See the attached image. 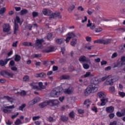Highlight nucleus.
I'll list each match as a JSON object with an SVG mask.
<instances>
[{
  "instance_id": "obj_61",
  "label": "nucleus",
  "mask_w": 125,
  "mask_h": 125,
  "mask_svg": "<svg viewBox=\"0 0 125 125\" xmlns=\"http://www.w3.org/2000/svg\"><path fill=\"white\" fill-rule=\"evenodd\" d=\"M11 70H12V71H14V72H16V71L18 70V68L16 67V66H13L11 68Z\"/></svg>"
},
{
  "instance_id": "obj_2",
  "label": "nucleus",
  "mask_w": 125,
  "mask_h": 125,
  "mask_svg": "<svg viewBox=\"0 0 125 125\" xmlns=\"http://www.w3.org/2000/svg\"><path fill=\"white\" fill-rule=\"evenodd\" d=\"M62 92V88L58 87L55 88L51 92V97H58Z\"/></svg>"
},
{
  "instance_id": "obj_24",
  "label": "nucleus",
  "mask_w": 125,
  "mask_h": 125,
  "mask_svg": "<svg viewBox=\"0 0 125 125\" xmlns=\"http://www.w3.org/2000/svg\"><path fill=\"white\" fill-rule=\"evenodd\" d=\"M24 46H33V43L32 42H24L22 43Z\"/></svg>"
},
{
  "instance_id": "obj_56",
  "label": "nucleus",
  "mask_w": 125,
  "mask_h": 125,
  "mask_svg": "<svg viewBox=\"0 0 125 125\" xmlns=\"http://www.w3.org/2000/svg\"><path fill=\"white\" fill-rule=\"evenodd\" d=\"M41 117L40 116H34L32 118L33 121H37V120H39Z\"/></svg>"
},
{
  "instance_id": "obj_1",
  "label": "nucleus",
  "mask_w": 125,
  "mask_h": 125,
  "mask_svg": "<svg viewBox=\"0 0 125 125\" xmlns=\"http://www.w3.org/2000/svg\"><path fill=\"white\" fill-rule=\"evenodd\" d=\"M91 84L88 86L84 91V95L86 96L89 95L90 93L93 92H96L98 90V87L95 84L98 83V79L96 78H93L90 81Z\"/></svg>"
},
{
  "instance_id": "obj_20",
  "label": "nucleus",
  "mask_w": 125,
  "mask_h": 125,
  "mask_svg": "<svg viewBox=\"0 0 125 125\" xmlns=\"http://www.w3.org/2000/svg\"><path fill=\"white\" fill-rule=\"evenodd\" d=\"M101 106H105L106 105V103L108 102V99L104 98L101 99Z\"/></svg>"
},
{
  "instance_id": "obj_44",
  "label": "nucleus",
  "mask_w": 125,
  "mask_h": 125,
  "mask_svg": "<svg viewBox=\"0 0 125 125\" xmlns=\"http://www.w3.org/2000/svg\"><path fill=\"white\" fill-rule=\"evenodd\" d=\"M83 66L84 69H89V65H88L87 63H83Z\"/></svg>"
},
{
  "instance_id": "obj_58",
  "label": "nucleus",
  "mask_w": 125,
  "mask_h": 125,
  "mask_svg": "<svg viewBox=\"0 0 125 125\" xmlns=\"http://www.w3.org/2000/svg\"><path fill=\"white\" fill-rule=\"evenodd\" d=\"M101 41H102V39L95 40L94 41V43H101Z\"/></svg>"
},
{
  "instance_id": "obj_62",
  "label": "nucleus",
  "mask_w": 125,
  "mask_h": 125,
  "mask_svg": "<svg viewBox=\"0 0 125 125\" xmlns=\"http://www.w3.org/2000/svg\"><path fill=\"white\" fill-rule=\"evenodd\" d=\"M117 124L118 123L117 122V121H114L110 123L109 125H117Z\"/></svg>"
},
{
  "instance_id": "obj_39",
  "label": "nucleus",
  "mask_w": 125,
  "mask_h": 125,
  "mask_svg": "<svg viewBox=\"0 0 125 125\" xmlns=\"http://www.w3.org/2000/svg\"><path fill=\"white\" fill-rule=\"evenodd\" d=\"M75 9V6L74 5H72L71 6H70L68 9V11L69 12H72V11H73V10H74V9Z\"/></svg>"
},
{
  "instance_id": "obj_35",
  "label": "nucleus",
  "mask_w": 125,
  "mask_h": 125,
  "mask_svg": "<svg viewBox=\"0 0 125 125\" xmlns=\"http://www.w3.org/2000/svg\"><path fill=\"white\" fill-rule=\"evenodd\" d=\"M61 119L62 122H67V121L69 120V117L67 116H62Z\"/></svg>"
},
{
  "instance_id": "obj_34",
  "label": "nucleus",
  "mask_w": 125,
  "mask_h": 125,
  "mask_svg": "<svg viewBox=\"0 0 125 125\" xmlns=\"http://www.w3.org/2000/svg\"><path fill=\"white\" fill-rule=\"evenodd\" d=\"M90 104V101H89V100H86L84 101V105H86L87 108L89 107Z\"/></svg>"
},
{
  "instance_id": "obj_10",
  "label": "nucleus",
  "mask_w": 125,
  "mask_h": 125,
  "mask_svg": "<svg viewBox=\"0 0 125 125\" xmlns=\"http://www.w3.org/2000/svg\"><path fill=\"white\" fill-rule=\"evenodd\" d=\"M54 50V48L53 47L49 46L46 47L43 50V52H45V53H49V52H52Z\"/></svg>"
},
{
  "instance_id": "obj_12",
  "label": "nucleus",
  "mask_w": 125,
  "mask_h": 125,
  "mask_svg": "<svg viewBox=\"0 0 125 125\" xmlns=\"http://www.w3.org/2000/svg\"><path fill=\"white\" fill-rule=\"evenodd\" d=\"M49 104L50 105L51 104L52 106H57L59 104V101L57 100H49Z\"/></svg>"
},
{
  "instance_id": "obj_18",
  "label": "nucleus",
  "mask_w": 125,
  "mask_h": 125,
  "mask_svg": "<svg viewBox=\"0 0 125 125\" xmlns=\"http://www.w3.org/2000/svg\"><path fill=\"white\" fill-rule=\"evenodd\" d=\"M52 17H58L59 19H62V16L60 15V12L59 11H56L55 13H53Z\"/></svg>"
},
{
  "instance_id": "obj_52",
  "label": "nucleus",
  "mask_w": 125,
  "mask_h": 125,
  "mask_svg": "<svg viewBox=\"0 0 125 125\" xmlns=\"http://www.w3.org/2000/svg\"><path fill=\"white\" fill-rule=\"evenodd\" d=\"M34 104H36V103L34 102V100H33L32 101H30L29 103H28V105L29 106H32L33 105H34Z\"/></svg>"
},
{
  "instance_id": "obj_60",
  "label": "nucleus",
  "mask_w": 125,
  "mask_h": 125,
  "mask_svg": "<svg viewBox=\"0 0 125 125\" xmlns=\"http://www.w3.org/2000/svg\"><path fill=\"white\" fill-rule=\"evenodd\" d=\"M101 64L102 66H103V65H106V64H107V61L103 60L102 62H101Z\"/></svg>"
},
{
  "instance_id": "obj_38",
  "label": "nucleus",
  "mask_w": 125,
  "mask_h": 125,
  "mask_svg": "<svg viewBox=\"0 0 125 125\" xmlns=\"http://www.w3.org/2000/svg\"><path fill=\"white\" fill-rule=\"evenodd\" d=\"M47 121L49 122V123H53V122H55V120H54L53 117H52L51 116L47 118Z\"/></svg>"
},
{
  "instance_id": "obj_27",
  "label": "nucleus",
  "mask_w": 125,
  "mask_h": 125,
  "mask_svg": "<svg viewBox=\"0 0 125 125\" xmlns=\"http://www.w3.org/2000/svg\"><path fill=\"white\" fill-rule=\"evenodd\" d=\"M3 98L4 99H6V100H8V101H9L11 103H12L13 102V99L8 96H4L3 97Z\"/></svg>"
},
{
  "instance_id": "obj_45",
  "label": "nucleus",
  "mask_w": 125,
  "mask_h": 125,
  "mask_svg": "<svg viewBox=\"0 0 125 125\" xmlns=\"http://www.w3.org/2000/svg\"><path fill=\"white\" fill-rule=\"evenodd\" d=\"M110 78L113 83H115V82H117V81H118V77L117 76H113Z\"/></svg>"
},
{
  "instance_id": "obj_46",
  "label": "nucleus",
  "mask_w": 125,
  "mask_h": 125,
  "mask_svg": "<svg viewBox=\"0 0 125 125\" xmlns=\"http://www.w3.org/2000/svg\"><path fill=\"white\" fill-rule=\"evenodd\" d=\"M116 115L117 116V117H123L124 116V114H123V112H120V111H118L116 113Z\"/></svg>"
},
{
  "instance_id": "obj_42",
  "label": "nucleus",
  "mask_w": 125,
  "mask_h": 125,
  "mask_svg": "<svg viewBox=\"0 0 125 125\" xmlns=\"http://www.w3.org/2000/svg\"><path fill=\"white\" fill-rule=\"evenodd\" d=\"M95 31L96 32V33H100V32H102V28H96L95 29Z\"/></svg>"
},
{
  "instance_id": "obj_15",
  "label": "nucleus",
  "mask_w": 125,
  "mask_h": 125,
  "mask_svg": "<svg viewBox=\"0 0 125 125\" xmlns=\"http://www.w3.org/2000/svg\"><path fill=\"white\" fill-rule=\"evenodd\" d=\"M36 78H43V79H45L46 78V74L42 72L41 73H37L35 74Z\"/></svg>"
},
{
  "instance_id": "obj_11",
  "label": "nucleus",
  "mask_w": 125,
  "mask_h": 125,
  "mask_svg": "<svg viewBox=\"0 0 125 125\" xmlns=\"http://www.w3.org/2000/svg\"><path fill=\"white\" fill-rule=\"evenodd\" d=\"M38 83L32 82L29 84L32 89H37V90H40V88L38 86Z\"/></svg>"
},
{
  "instance_id": "obj_47",
  "label": "nucleus",
  "mask_w": 125,
  "mask_h": 125,
  "mask_svg": "<svg viewBox=\"0 0 125 125\" xmlns=\"http://www.w3.org/2000/svg\"><path fill=\"white\" fill-rule=\"evenodd\" d=\"M118 94L121 96V97H125V93L124 92L119 91Z\"/></svg>"
},
{
  "instance_id": "obj_25",
  "label": "nucleus",
  "mask_w": 125,
  "mask_h": 125,
  "mask_svg": "<svg viewBox=\"0 0 125 125\" xmlns=\"http://www.w3.org/2000/svg\"><path fill=\"white\" fill-rule=\"evenodd\" d=\"M66 42V41H65V39H64L63 38L57 39L56 40V42L58 43V44H61L62 43H63V42Z\"/></svg>"
},
{
  "instance_id": "obj_36",
  "label": "nucleus",
  "mask_w": 125,
  "mask_h": 125,
  "mask_svg": "<svg viewBox=\"0 0 125 125\" xmlns=\"http://www.w3.org/2000/svg\"><path fill=\"white\" fill-rule=\"evenodd\" d=\"M109 90L112 93H115V86H110L109 88Z\"/></svg>"
},
{
  "instance_id": "obj_28",
  "label": "nucleus",
  "mask_w": 125,
  "mask_h": 125,
  "mask_svg": "<svg viewBox=\"0 0 125 125\" xmlns=\"http://www.w3.org/2000/svg\"><path fill=\"white\" fill-rule=\"evenodd\" d=\"M6 11V8L5 7H2L0 9V15H2L3 16V14H4V12Z\"/></svg>"
},
{
  "instance_id": "obj_49",
  "label": "nucleus",
  "mask_w": 125,
  "mask_h": 125,
  "mask_svg": "<svg viewBox=\"0 0 125 125\" xmlns=\"http://www.w3.org/2000/svg\"><path fill=\"white\" fill-rule=\"evenodd\" d=\"M52 38V33H48L47 36V39L49 41V40H51Z\"/></svg>"
},
{
  "instance_id": "obj_5",
  "label": "nucleus",
  "mask_w": 125,
  "mask_h": 125,
  "mask_svg": "<svg viewBox=\"0 0 125 125\" xmlns=\"http://www.w3.org/2000/svg\"><path fill=\"white\" fill-rule=\"evenodd\" d=\"M43 42H44V40L42 38L41 39H37L34 43V46L36 49H40L42 47Z\"/></svg>"
},
{
  "instance_id": "obj_7",
  "label": "nucleus",
  "mask_w": 125,
  "mask_h": 125,
  "mask_svg": "<svg viewBox=\"0 0 125 125\" xmlns=\"http://www.w3.org/2000/svg\"><path fill=\"white\" fill-rule=\"evenodd\" d=\"M67 37H66V39L65 41L67 43L69 42H70V40L71 39H73L76 37V34L73 32H69L67 34Z\"/></svg>"
},
{
  "instance_id": "obj_30",
  "label": "nucleus",
  "mask_w": 125,
  "mask_h": 125,
  "mask_svg": "<svg viewBox=\"0 0 125 125\" xmlns=\"http://www.w3.org/2000/svg\"><path fill=\"white\" fill-rule=\"evenodd\" d=\"M27 13H28V10L26 9L21 10L20 12L21 15H25V14H27Z\"/></svg>"
},
{
  "instance_id": "obj_8",
  "label": "nucleus",
  "mask_w": 125,
  "mask_h": 125,
  "mask_svg": "<svg viewBox=\"0 0 125 125\" xmlns=\"http://www.w3.org/2000/svg\"><path fill=\"white\" fill-rule=\"evenodd\" d=\"M42 12L44 15H47V16H51V18H52L53 13H52L51 10L47 9H43Z\"/></svg>"
},
{
  "instance_id": "obj_4",
  "label": "nucleus",
  "mask_w": 125,
  "mask_h": 125,
  "mask_svg": "<svg viewBox=\"0 0 125 125\" xmlns=\"http://www.w3.org/2000/svg\"><path fill=\"white\" fill-rule=\"evenodd\" d=\"M0 74L4 78H13V76H14V74L12 72L8 71L7 70H2L0 72Z\"/></svg>"
},
{
  "instance_id": "obj_40",
  "label": "nucleus",
  "mask_w": 125,
  "mask_h": 125,
  "mask_svg": "<svg viewBox=\"0 0 125 125\" xmlns=\"http://www.w3.org/2000/svg\"><path fill=\"white\" fill-rule=\"evenodd\" d=\"M7 63H5V60H0V66H5Z\"/></svg>"
},
{
  "instance_id": "obj_64",
  "label": "nucleus",
  "mask_w": 125,
  "mask_h": 125,
  "mask_svg": "<svg viewBox=\"0 0 125 125\" xmlns=\"http://www.w3.org/2000/svg\"><path fill=\"white\" fill-rule=\"evenodd\" d=\"M86 41L87 42H91V37L88 36L86 37Z\"/></svg>"
},
{
  "instance_id": "obj_23",
  "label": "nucleus",
  "mask_w": 125,
  "mask_h": 125,
  "mask_svg": "<svg viewBox=\"0 0 125 125\" xmlns=\"http://www.w3.org/2000/svg\"><path fill=\"white\" fill-rule=\"evenodd\" d=\"M98 97L99 98H106V95L104 92H100L98 93Z\"/></svg>"
},
{
  "instance_id": "obj_17",
  "label": "nucleus",
  "mask_w": 125,
  "mask_h": 125,
  "mask_svg": "<svg viewBox=\"0 0 125 125\" xmlns=\"http://www.w3.org/2000/svg\"><path fill=\"white\" fill-rule=\"evenodd\" d=\"M47 105H49V102L48 101H45L43 103H42L39 104V106L40 108H44V107H46V106H47Z\"/></svg>"
},
{
  "instance_id": "obj_26",
  "label": "nucleus",
  "mask_w": 125,
  "mask_h": 125,
  "mask_svg": "<svg viewBox=\"0 0 125 125\" xmlns=\"http://www.w3.org/2000/svg\"><path fill=\"white\" fill-rule=\"evenodd\" d=\"M60 80H69L70 79V76L67 75H63L60 77Z\"/></svg>"
},
{
  "instance_id": "obj_33",
  "label": "nucleus",
  "mask_w": 125,
  "mask_h": 125,
  "mask_svg": "<svg viewBox=\"0 0 125 125\" xmlns=\"http://www.w3.org/2000/svg\"><path fill=\"white\" fill-rule=\"evenodd\" d=\"M77 39H72V42H71V45H72V46H75V45H76V44H77Z\"/></svg>"
},
{
  "instance_id": "obj_48",
  "label": "nucleus",
  "mask_w": 125,
  "mask_h": 125,
  "mask_svg": "<svg viewBox=\"0 0 125 125\" xmlns=\"http://www.w3.org/2000/svg\"><path fill=\"white\" fill-rule=\"evenodd\" d=\"M25 107H26V104H23L22 105L19 107V109L21 111H23V109H24Z\"/></svg>"
},
{
  "instance_id": "obj_13",
  "label": "nucleus",
  "mask_w": 125,
  "mask_h": 125,
  "mask_svg": "<svg viewBox=\"0 0 125 125\" xmlns=\"http://www.w3.org/2000/svg\"><path fill=\"white\" fill-rule=\"evenodd\" d=\"M19 32V25L16 22L14 23V35H17V33Z\"/></svg>"
},
{
  "instance_id": "obj_54",
  "label": "nucleus",
  "mask_w": 125,
  "mask_h": 125,
  "mask_svg": "<svg viewBox=\"0 0 125 125\" xmlns=\"http://www.w3.org/2000/svg\"><path fill=\"white\" fill-rule=\"evenodd\" d=\"M109 117L110 119H113L114 117H115V114L114 113H111L110 114H109Z\"/></svg>"
},
{
  "instance_id": "obj_16",
  "label": "nucleus",
  "mask_w": 125,
  "mask_h": 125,
  "mask_svg": "<svg viewBox=\"0 0 125 125\" xmlns=\"http://www.w3.org/2000/svg\"><path fill=\"white\" fill-rule=\"evenodd\" d=\"M74 91V88L72 87H69L67 89L64 90V93L66 94H71Z\"/></svg>"
},
{
  "instance_id": "obj_29",
  "label": "nucleus",
  "mask_w": 125,
  "mask_h": 125,
  "mask_svg": "<svg viewBox=\"0 0 125 125\" xmlns=\"http://www.w3.org/2000/svg\"><path fill=\"white\" fill-rule=\"evenodd\" d=\"M84 78H88V77H93V74H91V73L90 72H87L83 75Z\"/></svg>"
},
{
  "instance_id": "obj_41",
  "label": "nucleus",
  "mask_w": 125,
  "mask_h": 125,
  "mask_svg": "<svg viewBox=\"0 0 125 125\" xmlns=\"http://www.w3.org/2000/svg\"><path fill=\"white\" fill-rule=\"evenodd\" d=\"M22 123H21V120L18 119L16 122H15V124L16 125H21Z\"/></svg>"
},
{
  "instance_id": "obj_3",
  "label": "nucleus",
  "mask_w": 125,
  "mask_h": 125,
  "mask_svg": "<svg viewBox=\"0 0 125 125\" xmlns=\"http://www.w3.org/2000/svg\"><path fill=\"white\" fill-rule=\"evenodd\" d=\"M125 65V56L121 57V60L113 66V68H120Z\"/></svg>"
},
{
  "instance_id": "obj_22",
  "label": "nucleus",
  "mask_w": 125,
  "mask_h": 125,
  "mask_svg": "<svg viewBox=\"0 0 125 125\" xmlns=\"http://www.w3.org/2000/svg\"><path fill=\"white\" fill-rule=\"evenodd\" d=\"M107 113H113L114 112V107L112 106L107 107L105 108Z\"/></svg>"
},
{
  "instance_id": "obj_53",
  "label": "nucleus",
  "mask_w": 125,
  "mask_h": 125,
  "mask_svg": "<svg viewBox=\"0 0 125 125\" xmlns=\"http://www.w3.org/2000/svg\"><path fill=\"white\" fill-rule=\"evenodd\" d=\"M9 65H10V66H14V65H15V62H14V61L13 60L10 61L9 62Z\"/></svg>"
},
{
  "instance_id": "obj_31",
  "label": "nucleus",
  "mask_w": 125,
  "mask_h": 125,
  "mask_svg": "<svg viewBox=\"0 0 125 125\" xmlns=\"http://www.w3.org/2000/svg\"><path fill=\"white\" fill-rule=\"evenodd\" d=\"M69 117L71 119H75V112L74 111H72L69 113Z\"/></svg>"
},
{
  "instance_id": "obj_6",
  "label": "nucleus",
  "mask_w": 125,
  "mask_h": 125,
  "mask_svg": "<svg viewBox=\"0 0 125 125\" xmlns=\"http://www.w3.org/2000/svg\"><path fill=\"white\" fill-rule=\"evenodd\" d=\"M79 61H80L81 63H82V62H83V63H84V62H87L88 63H89V64H90L91 63L90 60L86 59L85 56L84 55L80 56L79 59Z\"/></svg>"
},
{
  "instance_id": "obj_9",
  "label": "nucleus",
  "mask_w": 125,
  "mask_h": 125,
  "mask_svg": "<svg viewBox=\"0 0 125 125\" xmlns=\"http://www.w3.org/2000/svg\"><path fill=\"white\" fill-rule=\"evenodd\" d=\"M14 108V105H10L5 107V108L3 109V112L6 114H9L11 112V110L7 109H13Z\"/></svg>"
},
{
  "instance_id": "obj_57",
  "label": "nucleus",
  "mask_w": 125,
  "mask_h": 125,
  "mask_svg": "<svg viewBox=\"0 0 125 125\" xmlns=\"http://www.w3.org/2000/svg\"><path fill=\"white\" fill-rule=\"evenodd\" d=\"M118 57V53L115 52L111 56V58H116V57Z\"/></svg>"
},
{
  "instance_id": "obj_32",
  "label": "nucleus",
  "mask_w": 125,
  "mask_h": 125,
  "mask_svg": "<svg viewBox=\"0 0 125 125\" xmlns=\"http://www.w3.org/2000/svg\"><path fill=\"white\" fill-rule=\"evenodd\" d=\"M20 60H21V56L19 55H16L15 61H16V62H19Z\"/></svg>"
},
{
  "instance_id": "obj_63",
  "label": "nucleus",
  "mask_w": 125,
  "mask_h": 125,
  "mask_svg": "<svg viewBox=\"0 0 125 125\" xmlns=\"http://www.w3.org/2000/svg\"><path fill=\"white\" fill-rule=\"evenodd\" d=\"M58 70V66L54 65L53 66V71H55Z\"/></svg>"
},
{
  "instance_id": "obj_19",
  "label": "nucleus",
  "mask_w": 125,
  "mask_h": 125,
  "mask_svg": "<svg viewBox=\"0 0 125 125\" xmlns=\"http://www.w3.org/2000/svg\"><path fill=\"white\" fill-rule=\"evenodd\" d=\"M111 39H107V40H104V39H102L101 40V44H109V43H110V42H111Z\"/></svg>"
},
{
  "instance_id": "obj_51",
  "label": "nucleus",
  "mask_w": 125,
  "mask_h": 125,
  "mask_svg": "<svg viewBox=\"0 0 125 125\" xmlns=\"http://www.w3.org/2000/svg\"><path fill=\"white\" fill-rule=\"evenodd\" d=\"M29 80V76L28 75H25L24 77L23 78V81L24 82H27V81Z\"/></svg>"
},
{
  "instance_id": "obj_21",
  "label": "nucleus",
  "mask_w": 125,
  "mask_h": 125,
  "mask_svg": "<svg viewBox=\"0 0 125 125\" xmlns=\"http://www.w3.org/2000/svg\"><path fill=\"white\" fill-rule=\"evenodd\" d=\"M111 79V78H109V79H107L106 81L105 82V84L107 85H113V84H114V82H113Z\"/></svg>"
},
{
  "instance_id": "obj_50",
  "label": "nucleus",
  "mask_w": 125,
  "mask_h": 125,
  "mask_svg": "<svg viewBox=\"0 0 125 125\" xmlns=\"http://www.w3.org/2000/svg\"><path fill=\"white\" fill-rule=\"evenodd\" d=\"M32 16L33 17H37L38 16H39V13L37 12H32Z\"/></svg>"
},
{
  "instance_id": "obj_43",
  "label": "nucleus",
  "mask_w": 125,
  "mask_h": 125,
  "mask_svg": "<svg viewBox=\"0 0 125 125\" xmlns=\"http://www.w3.org/2000/svg\"><path fill=\"white\" fill-rule=\"evenodd\" d=\"M40 100H41V98L39 97H37L33 99V101H34V102H35V104L38 103V102H40Z\"/></svg>"
},
{
  "instance_id": "obj_37",
  "label": "nucleus",
  "mask_w": 125,
  "mask_h": 125,
  "mask_svg": "<svg viewBox=\"0 0 125 125\" xmlns=\"http://www.w3.org/2000/svg\"><path fill=\"white\" fill-rule=\"evenodd\" d=\"M38 84L41 89H45V86H43V85L42 84V82H39Z\"/></svg>"
},
{
  "instance_id": "obj_59",
  "label": "nucleus",
  "mask_w": 125,
  "mask_h": 125,
  "mask_svg": "<svg viewBox=\"0 0 125 125\" xmlns=\"http://www.w3.org/2000/svg\"><path fill=\"white\" fill-rule=\"evenodd\" d=\"M16 22L17 23H19L20 22V18L19 16L16 17V21H15V22L16 23Z\"/></svg>"
},
{
  "instance_id": "obj_55",
  "label": "nucleus",
  "mask_w": 125,
  "mask_h": 125,
  "mask_svg": "<svg viewBox=\"0 0 125 125\" xmlns=\"http://www.w3.org/2000/svg\"><path fill=\"white\" fill-rule=\"evenodd\" d=\"M89 27L91 30H94L95 29V24L94 23H91V25Z\"/></svg>"
},
{
  "instance_id": "obj_14",
  "label": "nucleus",
  "mask_w": 125,
  "mask_h": 125,
  "mask_svg": "<svg viewBox=\"0 0 125 125\" xmlns=\"http://www.w3.org/2000/svg\"><path fill=\"white\" fill-rule=\"evenodd\" d=\"M10 31V25L9 24H5L3 27V32L4 33H8Z\"/></svg>"
}]
</instances>
